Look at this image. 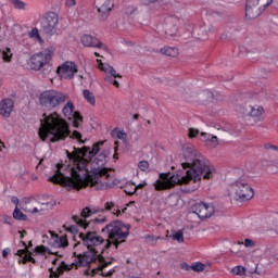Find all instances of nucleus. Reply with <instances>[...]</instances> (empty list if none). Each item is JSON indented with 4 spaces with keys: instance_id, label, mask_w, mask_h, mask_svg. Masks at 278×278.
<instances>
[{
    "instance_id": "1",
    "label": "nucleus",
    "mask_w": 278,
    "mask_h": 278,
    "mask_svg": "<svg viewBox=\"0 0 278 278\" xmlns=\"http://www.w3.org/2000/svg\"><path fill=\"white\" fill-rule=\"evenodd\" d=\"M103 144H105V141L101 140L93 143L92 149L84 147L83 149H78V152L71 153L66 151L68 163H58L54 175L48 181L58 184L70 191L81 190L86 186H91V188L99 190L101 186L108 184L110 173H112V169L103 167L108 164V155H110L108 150H103L94 157L101 151ZM92 157H94L93 164L98 167H93L90 170L88 166H90Z\"/></svg>"
},
{
    "instance_id": "2",
    "label": "nucleus",
    "mask_w": 278,
    "mask_h": 278,
    "mask_svg": "<svg viewBox=\"0 0 278 278\" xmlns=\"http://www.w3.org/2000/svg\"><path fill=\"white\" fill-rule=\"evenodd\" d=\"M185 162L181 163L182 168H190L184 174V172L178 170L175 174L172 173H161L159 179L153 184L154 190L156 192H162L164 190H172L175 186H184V184H190V181H197L201 179H212L214 177V166L210 165V161L205 160L199 151L192 146H188L184 149Z\"/></svg>"
},
{
    "instance_id": "3",
    "label": "nucleus",
    "mask_w": 278,
    "mask_h": 278,
    "mask_svg": "<svg viewBox=\"0 0 278 278\" xmlns=\"http://www.w3.org/2000/svg\"><path fill=\"white\" fill-rule=\"evenodd\" d=\"M43 121H41V127L39 129V137L41 140H47L50 136V142H60V140H66V138H72L73 140H77L78 142L84 143L81 140V135L79 131L74 130L71 135V129L68 128V123L62 118L58 112H54L47 116L43 113Z\"/></svg>"
},
{
    "instance_id": "4",
    "label": "nucleus",
    "mask_w": 278,
    "mask_h": 278,
    "mask_svg": "<svg viewBox=\"0 0 278 278\" xmlns=\"http://www.w3.org/2000/svg\"><path fill=\"white\" fill-rule=\"evenodd\" d=\"M74 257H76V264L72 263L68 265L66 264V262H61L58 267L50 268V278H58L60 277V275H63L64 270H73V268H77L78 266L86 267L92 264V262H94V260H97L98 257L101 264L100 269L102 277H112V275L116 273V269L114 268L110 269L109 271H105V268H108V266H111L114 260L105 261L103 256H97L90 252H84L83 254L74 252Z\"/></svg>"
},
{
    "instance_id": "5",
    "label": "nucleus",
    "mask_w": 278,
    "mask_h": 278,
    "mask_svg": "<svg viewBox=\"0 0 278 278\" xmlns=\"http://www.w3.org/2000/svg\"><path fill=\"white\" fill-rule=\"evenodd\" d=\"M93 214H99V210L90 208L88 206L83 208L80 212V215H74L72 217L76 225H72V226L67 227L66 231H68L70 233H78V236H79L81 232H79L78 227H80V229H85V231H87V229H90L91 225H103V223H108L106 216L96 217L94 219H90L88 222V218H90V216H92Z\"/></svg>"
},
{
    "instance_id": "6",
    "label": "nucleus",
    "mask_w": 278,
    "mask_h": 278,
    "mask_svg": "<svg viewBox=\"0 0 278 278\" xmlns=\"http://www.w3.org/2000/svg\"><path fill=\"white\" fill-rule=\"evenodd\" d=\"M131 226L125 225L121 220H116L108 224L104 228H102V233L108 235L106 247H114L118 249V245L123 244V242L127 241L129 238V230Z\"/></svg>"
},
{
    "instance_id": "7",
    "label": "nucleus",
    "mask_w": 278,
    "mask_h": 278,
    "mask_svg": "<svg viewBox=\"0 0 278 278\" xmlns=\"http://www.w3.org/2000/svg\"><path fill=\"white\" fill-rule=\"evenodd\" d=\"M78 236L84 247H86L92 255L101 257L105 252V249H110L108 241L96 230L87 229L86 232H80Z\"/></svg>"
},
{
    "instance_id": "8",
    "label": "nucleus",
    "mask_w": 278,
    "mask_h": 278,
    "mask_svg": "<svg viewBox=\"0 0 278 278\" xmlns=\"http://www.w3.org/2000/svg\"><path fill=\"white\" fill-rule=\"evenodd\" d=\"M66 99L68 94L54 89L45 90L38 97L39 105L43 110H55L62 103H66Z\"/></svg>"
},
{
    "instance_id": "9",
    "label": "nucleus",
    "mask_w": 278,
    "mask_h": 278,
    "mask_svg": "<svg viewBox=\"0 0 278 278\" xmlns=\"http://www.w3.org/2000/svg\"><path fill=\"white\" fill-rule=\"evenodd\" d=\"M51 60H53V50L45 49L41 52L33 54L27 61V66L30 71H42L45 66H49Z\"/></svg>"
},
{
    "instance_id": "10",
    "label": "nucleus",
    "mask_w": 278,
    "mask_h": 278,
    "mask_svg": "<svg viewBox=\"0 0 278 278\" xmlns=\"http://www.w3.org/2000/svg\"><path fill=\"white\" fill-rule=\"evenodd\" d=\"M232 191L240 201H251L255 195L253 188L244 178H239L232 184Z\"/></svg>"
},
{
    "instance_id": "11",
    "label": "nucleus",
    "mask_w": 278,
    "mask_h": 278,
    "mask_svg": "<svg viewBox=\"0 0 278 278\" xmlns=\"http://www.w3.org/2000/svg\"><path fill=\"white\" fill-rule=\"evenodd\" d=\"M60 22V16L55 12H49L41 20L40 26L41 31L47 36H53L58 31V23Z\"/></svg>"
},
{
    "instance_id": "12",
    "label": "nucleus",
    "mask_w": 278,
    "mask_h": 278,
    "mask_svg": "<svg viewBox=\"0 0 278 278\" xmlns=\"http://www.w3.org/2000/svg\"><path fill=\"white\" fill-rule=\"evenodd\" d=\"M192 214H195L200 220H205V218H212L216 210L213 204H207L205 202H199L191 206Z\"/></svg>"
},
{
    "instance_id": "13",
    "label": "nucleus",
    "mask_w": 278,
    "mask_h": 278,
    "mask_svg": "<svg viewBox=\"0 0 278 278\" xmlns=\"http://www.w3.org/2000/svg\"><path fill=\"white\" fill-rule=\"evenodd\" d=\"M63 115L65 118H68V121H72L73 127L76 129H79L80 123H84V117L79 112L75 111V104H73L72 101L67 102L62 110Z\"/></svg>"
},
{
    "instance_id": "14",
    "label": "nucleus",
    "mask_w": 278,
    "mask_h": 278,
    "mask_svg": "<svg viewBox=\"0 0 278 278\" xmlns=\"http://www.w3.org/2000/svg\"><path fill=\"white\" fill-rule=\"evenodd\" d=\"M77 72V64L73 61H66L56 68V74L62 79H73Z\"/></svg>"
},
{
    "instance_id": "15",
    "label": "nucleus",
    "mask_w": 278,
    "mask_h": 278,
    "mask_svg": "<svg viewBox=\"0 0 278 278\" xmlns=\"http://www.w3.org/2000/svg\"><path fill=\"white\" fill-rule=\"evenodd\" d=\"M97 63H98V68L100 71H102V73H104L105 77H104V81H108V84H114V81L116 80V78H122L123 76H121V74L116 73V70H114V67H112V65L108 64V63H103L101 61V59H97Z\"/></svg>"
},
{
    "instance_id": "16",
    "label": "nucleus",
    "mask_w": 278,
    "mask_h": 278,
    "mask_svg": "<svg viewBox=\"0 0 278 278\" xmlns=\"http://www.w3.org/2000/svg\"><path fill=\"white\" fill-rule=\"evenodd\" d=\"M49 244L52 245L54 249H66V247H68V237H66V235L60 236L53 231H49Z\"/></svg>"
},
{
    "instance_id": "17",
    "label": "nucleus",
    "mask_w": 278,
    "mask_h": 278,
    "mask_svg": "<svg viewBox=\"0 0 278 278\" xmlns=\"http://www.w3.org/2000/svg\"><path fill=\"white\" fill-rule=\"evenodd\" d=\"M250 125H255V123H261L264 121V108L260 105L249 106L248 112Z\"/></svg>"
},
{
    "instance_id": "18",
    "label": "nucleus",
    "mask_w": 278,
    "mask_h": 278,
    "mask_svg": "<svg viewBox=\"0 0 278 278\" xmlns=\"http://www.w3.org/2000/svg\"><path fill=\"white\" fill-rule=\"evenodd\" d=\"M22 244L24 249L17 250L15 254L18 257H22V260L18 261V264H27V262H30L31 264H36V258L31 256V252H29V248H27V243H25V241H22Z\"/></svg>"
},
{
    "instance_id": "19",
    "label": "nucleus",
    "mask_w": 278,
    "mask_h": 278,
    "mask_svg": "<svg viewBox=\"0 0 278 278\" xmlns=\"http://www.w3.org/2000/svg\"><path fill=\"white\" fill-rule=\"evenodd\" d=\"M81 45L84 47H93L96 49H105V45H103L99 39L92 37V35H83L80 38Z\"/></svg>"
},
{
    "instance_id": "20",
    "label": "nucleus",
    "mask_w": 278,
    "mask_h": 278,
    "mask_svg": "<svg viewBox=\"0 0 278 278\" xmlns=\"http://www.w3.org/2000/svg\"><path fill=\"white\" fill-rule=\"evenodd\" d=\"M12 110H14V101L12 99L7 98L0 101V114L4 118H10V114H12Z\"/></svg>"
},
{
    "instance_id": "21",
    "label": "nucleus",
    "mask_w": 278,
    "mask_h": 278,
    "mask_svg": "<svg viewBox=\"0 0 278 278\" xmlns=\"http://www.w3.org/2000/svg\"><path fill=\"white\" fill-rule=\"evenodd\" d=\"M134 203L136 202L130 201L124 208L121 210L114 204V202H106L104 204V210H106V212H112V214L115 216H121V214H125L127 212V207H129V205H134Z\"/></svg>"
},
{
    "instance_id": "22",
    "label": "nucleus",
    "mask_w": 278,
    "mask_h": 278,
    "mask_svg": "<svg viewBox=\"0 0 278 278\" xmlns=\"http://www.w3.org/2000/svg\"><path fill=\"white\" fill-rule=\"evenodd\" d=\"M260 14H261V12H260L258 7H253V5L245 4V16H247V18H249L251 21L253 18H257V16H260Z\"/></svg>"
},
{
    "instance_id": "23",
    "label": "nucleus",
    "mask_w": 278,
    "mask_h": 278,
    "mask_svg": "<svg viewBox=\"0 0 278 278\" xmlns=\"http://www.w3.org/2000/svg\"><path fill=\"white\" fill-rule=\"evenodd\" d=\"M161 53L168 58H177V55H179V50L175 47H164L161 49Z\"/></svg>"
},
{
    "instance_id": "24",
    "label": "nucleus",
    "mask_w": 278,
    "mask_h": 278,
    "mask_svg": "<svg viewBox=\"0 0 278 278\" xmlns=\"http://www.w3.org/2000/svg\"><path fill=\"white\" fill-rule=\"evenodd\" d=\"M83 97L90 105H97V99L94 98V93H92V91L85 89L83 91Z\"/></svg>"
},
{
    "instance_id": "25",
    "label": "nucleus",
    "mask_w": 278,
    "mask_h": 278,
    "mask_svg": "<svg viewBox=\"0 0 278 278\" xmlns=\"http://www.w3.org/2000/svg\"><path fill=\"white\" fill-rule=\"evenodd\" d=\"M34 203H36V201H28V202L22 207V210H23L24 212H27L28 214H38V212H39L38 207L34 206V207L31 208V205H33Z\"/></svg>"
},
{
    "instance_id": "26",
    "label": "nucleus",
    "mask_w": 278,
    "mask_h": 278,
    "mask_svg": "<svg viewBox=\"0 0 278 278\" xmlns=\"http://www.w3.org/2000/svg\"><path fill=\"white\" fill-rule=\"evenodd\" d=\"M112 9L108 8V4H102L99 9L98 12L99 14H101V18L102 21H105V18H108V16H110V11Z\"/></svg>"
},
{
    "instance_id": "27",
    "label": "nucleus",
    "mask_w": 278,
    "mask_h": 278,
    "mask_svg": "<svg viewBox=\"0 0 278 278\" xmlns=\"http://www.w3.org/2000/svg\"><path fill=\"white\" fill-rule=\"evenodd\" d=\"M230 273H231L232 275H237L238 277H243V275H247V268H244V266L238 265V266H235V267L230 270Z\"/></svg>"
},
{
    "instance_id": "28",
    "label": "nucleus",
    "mask_w": 278,
    "mask_h": 278,
    "mask_svg": "<svg viewBox=\"0 0 278 278\" xmlns=\"http://www.w3.org/2000/svg\"><path fill=\"white\" fill-rule=\"evenodd\" d=\"M13 218L15 220H27V215L23 214L18 206H16L13 211Z\"/></svg>"
},
{
    "instance_id": "29",
    "label": "nucleus",
    "mask_w": 278,
    "mask_h": 278,
    "mask_svg": "<svg viewBox=\"0 0 278 278\" xmlns=\"http://www.w3.org/2000/svg\"><path fill=\"white\" fill-rule=\"evenodd\" d=\"M129 186H130V188H132L131 191H128L126 188V189H124V192L126 194H128L129 197H131V195L136 194L137 190H142V188H144V186H147V184H139L138 186H135V185H129Z\"/></svg>"
},
{
    "instance_id": "30",
    "label": "nucleus",
    "mask_w": 278,
    "mask_h": 278,
    "mask_svg": "<svg viewBox=\"0 0 278 278\" xmlns=\"http://www.w3.org/2000/svg\"><path fill=\"white\" fill-rule=\"evenodd\" d=\"M29 38H33L34 40H38L42 42V37H40L39 30L35 27L28 33Z\"/></svg>"
},
{
    "instance_id": "31",
    "label": "nucleus",
    "mask_w": 278,
    "mask_h": 278,
    "mask_svg": "<svg viewBox=\"0 0 278 278\" xmlns=\"http://www.w3.org/2000/svg\"><path fill=\"white\" fill-rule=\"evenodd\" d=\"M2 59L4 62H12V49L5 48L2 51Z\"/></svg>"
},
{
    "instance_id": "32",
    "label": "nucleus",
    "mask_w": 278,
    "mask_h": 278,
    "mask_svg": "<svg viewBox=\"0 0 278 278\" xmlns=\"http://www.w3.org/2000/svg\"><path fill=\"white\" fill-rule=\"evenodd\" d=\"M112 136H116L118 140H127V132H125V130L114 129Z\"/></svg>"
},
{
    "instance_id": "33",
    "label": "nucleus",
    "mask_w": 278,
    "mask_h": 278,
    "mask_svg": "<svg viewBox=\"0 0 278 278\" xmlns=\"http://www.w3.org/2000/svg\"><path fill=\"white\" fill-rule=\"evenodd\" d=\"M191 270L194 273H203V270H205V265L203 263H193L191 265Z\"/></svg>"
},
{
    "instance_id": "34",
    "label": "nucleus",
    "mask_w": 278,
    "mask_h": 278,
    "mask_svg": "<svg viewBox=\"0 0 278 278\" xmlns=\"http://www.w3.org/2000/svg\"><path fill=\"white\" fill-rule=\"evenodd\" d=\"M12 4L16 10H25L26 5L25 2L22 0H12Z\"/></svg>"
},
{
    "instance_id": "35",
    "label": "nucleus",
    "mask_w": 278,
    "mask_h": 278,
    "mask_svg": "<svg viewBox=\"0 0 278 278\" xmlns=\"http://www.w3.org/2000/svg\"><path fill=\"white\" fill-rule=\"evenodd\" d=\"M165 34L166 36H175V34H177V25H173L172 28H170V25H167L165 29Z\"/></svg>"
},
{
    "instance_id": "36",
    "label": "nucleus",
    "mask_w": 278,
    "mask_h": 278,
    "mask_svg": "<svg viewBox=\"0 0 278 278\" xmlns=\"http://www.w3.org/2000/svg\"><path fill=\"white\" fill-rule=\"evenodd\" d=\"M207 147H212V149L218 147V137L213 136L211 139H208V142L206 143Z\"/></svg>"
},
{
    "instance_id": "37",
    "label": "nucleus",
    "mask_w": 278,
    "mask_h": 278,
    "mask_svg": "<svg viewBox=\"0 0 278 278\" xmlns=\"http://www.w3.org/2000/svg\"><path fill=\"white\" fill-rule=\"evenodd\" d=\"M173 240H177V242H184V232L178 230L173 235Z\"/></svg>"
},
{
    "instance_id": "38",
    "label": "nucleus",
    "mask_w": 278,
    "mask_h": 278,
    "mask_svg": "<svg viewBox=\"0 0 278 278\" xmlns=\"http://www.w3.org/2000/svg\"><path fill=\"white\" fill-rule=\"evenodd\" d=\"M212 135L207 134V132H201V140L202 142H205V144H207L210 142V140L212 139Z\"/></svg>"
},
{
    "instance_id": "39",
    "label": "nucleus",
    "mask_w": 278,
    "mask_h": 278,
    "mask_svg": "<svg viewBox=\"0 0 278 278\" xmlns=\"http://www.w3.org/2000/svg\"><path fill=\"white\" fill-rule=\"evenodd\" d=\"M138 168H140L143 173H144V170H149V162L140 161L138 163Z\"/></svg>"
},
{
    "instance_id": "40",
    "label": "nucleus",
    "mask_w": 278,
    "mask_h": 278,
    "mask_svg": "<svg viewBox=\"0 0 278 278\" xmlns=\"http://www.w3.org/2000/svg\"><path fill=\"white\" fill-rule=\"evenodd\" d=\"M263 148L265 151H278L277 146H273V143H265Z\"/></svg>"
},
{
    "instance_id": "41",
    "label": "nucleus",
    "mask_w": 278,
    "mask_h": 278,
    "mask_svg": "<svg viewBox=\"0 0 278 278\" xmlns=\"http://www.w3.org/2000/svg\"><path fill=\"white\" fill-rule=\"evenodd\" d=\"M197 136H199V129L190 128V129H189L188 137H189V138H197Z\"/></svg>"
},
{
    "instance_id": "42",
    "label": "nucleus",
    "mask_w": 278,
    "mask_h": 278,
    "mask_svg": "<svg viewBox=\"0 0 278 278\" xmlns=\"http://www.w3.org/2000/svg\"><path fill=\"white\" fill-rule=\"evenodd\" d=\"M244 247H247L248 249L251 247H255V241L251 240V239H244Z\"/></svg>"
},
{
    "instance_id": "43",
    "label": "nucleus",
    "mask_w": 278,
    "mask_h": 278,
    "mask_svg": "<svg viewBox=\"0 0 278 278\" xmlns=\"http://www.w3.org/2000/svg\"><path fill=\"white\" fill-rule=\"evenodd\" d=\"M247 5H252L253 8H257L260 5V0H248Z\"/></svg>"
},
{
    "instance_id": "44",
    "label": "nucleus",
    "mask_w": 278,
    "mask_h": 278,
    "mask_svg": "<svg viewBox=\"0 0 278 278\" xmlns=\"http://www.w3.org/2000/svg\"><path fill=\"white\" fill-rule=\"evenodd\" d=\"M65 5L67 8H75V5H77V1L76 0H65Z\"/></svg>"
},
{
    "instance_id": "45",
    "label": "nucleus",
    "mask_w": 278,
    "mask_h": 278,
    "mask_svg": "<svg viewBox=\"0 0 278 278\" xmlns=\"http://www.w3.org/2000/svg\"><path fill=\"white\" fill-rule=\"evenodd\" d=\"M10 253H11L10 248H5L4 250H2V257H3L4 260H7V258H8V255H10Z\"/></svg>"
},
{
    "instance_id": "46",
    "label": "nucleus",
    "mask_w": 278,
    "mask_h": 278,
    "mask_svg": "<svg viewBox=\"0 0 278 278\" xmlns=\"http://www.w3.org/2000/svg\"><path fill=\"white\" fill-rule=\"evenodd\" d=\"M159 0H141L143 5H151L152 3H157Z\"/></svg>"
},
{
    "instance_id": "47",
    "label": "nucleus",
    "mask_w": 278,
    "mask_h": 278,
    "mask_svg": "<svg viewBox=\"0 0 278 278\" xmlns=\"http://www.w3.org/2000/svg\"><path fill=\"white\" fill-rule=\"evenodd\" d=\"M148 240L151 242H157V240H162V237H155L153 235L148 236Z\"/></svg>"
},
{
    "instance_id": "48",
    "label": "nucleus",
    "mask_w": 278,
    "mask_h": 278,
    "mask_svg": "<svg viewBox=\"0 0 278 278\" xmlns=\"http://www.w3.org/2000/svg\"><path fill=\"white\" fill-rule=\"evenodd\" d=\"M181 268H182V270H192V265L190 266L187 263H182Z\"/></svg>"
},
{
    "instance_id": "49",
    "label": "nucleus",
    "mask_w": 278,
    "mask_h": 278,
    "mask_svg": "<svg viewBox=\"0 0 278 278\" xmlns=\"http://www.w3.org/2000/svg\"><path fill=\"white\" fill-rule=\"evenodd\" d=\"M11 201H12V203H14V205H16V207H18V198L17 197H12Z\"/></svg>"
},
{
    "instance_id": "50",
    "label": "nucleus",
    "mask_w": 278,
    "mask_h": 278,
    "mask_svg": "<svg viewBox=\"0 0 278 278\" xmlns=\"http://www.w3.org/2000/svg\"><path fill=\"white\" fill-rule=\"evenodd\" d=\"M169 23H179V18L178 17H169L168 20H167Z\"/></svg>"
},
{
    "instance_id": "51",
    "label": "nucleus",
    "mask_w": 278,
    "mask_h": 278,
    "mask_svg": "<svg viewBox=\"0 0 278 278\" xmlns=\"http://www.w3.org/2000/svg\"><path fill=\"white\" fill-rule=\"evenodd\" d=\"M42 251H45V248L41 245V247H36V252L37 253H42Z\"/></svg>"
},
{
    "instance_id": "52",
    "label": "nucleus",
    "mask_w": 278,
    "mask_h": 278,
    "mask_svg": "<svg viewBox=\"0 0 278 278\" xmlns=\"http://www.w3.org/2000/svg\"><path fill=\"white\" fill-rule=\"evenodd\" d=\"M273 0H267V2L264 4V10L268 8V5H271Z\"/></svg>"
},
{
    "instance_id": "53",
    "label": "nucleus",
    "mask_w": 278,
    "mask_h": 278,
    "mask_svg": "<svg viewBox=\"0 0 278 278\" xmlns=\"http://www.w3.org/2000/svg\"><path fill=\"white\" fill-rule=\"evenodd\" d=\"M112 86H115V88H121V84H118V80L113 81Z\"/></svg>"
},
{
    "instance_id": "54",
    "label": "nucleus",
    "mask_w": 278,
    "mask_h": 278,
    "mask_svg": "<svg viewBox=\"0 0 278 278\" xmlns=\"http://www.w3.org/2000/svg\"><path fill=\"white\" fill-rule=\"evenodd\" d=\"M117 149H118V148L115 147V153L113 154L114 160H118V153H116Z\"/></svg>"
},
{
    "instance_id": "55",
    "label": "nucleus",
    "mask_w": 278,
    "mask_h": 278,
    "mask_svg": "<svg viewBox=\"0 0 278 278\" xmlns=\"http://www.w3.org/2000/svg\"><path fill=\"white\" fill-rule=\"evenodd\" d=\"M20 233H21L20 238H21V240H23L25 238V235H23V233H27V231L23 230V231H20Z\"/></svg>"
},
{
    "instance_id": "56",
    "label": "nucleus",
    "mask_w": 278,
    "mask_h": 278,
    "mask_svg": "<svg viewBox=\"0 0 278 278\" xmlns=\"http://www.w3.org/2000/svg\"><path fill=\"white\" fill-rule=\"evenodd\" d=\"M3 149H5V143H3V141L0 140V151H2Z\"/></svg>"
},
{
    "instance_id": "57",
    "label": "nucleus",
    "mask_w": 278,
    "mask_h": 278,
    "mask_svg": "<svg viewBox=\"0 0 278 278\" xmlns=\"http://www.w3.org/2000/svg\"><path fill=\"white\" fill-rule=\"evenodd\" d=\"M10 220H12V218L7 217V218L4 219V224H5V225H10Z\"/></svg>"
},
{
    "instance_id": "58",
    "label": "nucleus",
    "mask_w": 278,
    "mask_h": 278,
    "mask_svg": "<svg viewBox=\"0 0 278 278\" xmlns=\"http://www.w3.org/2000/svg\"><path fill=\"white\" fill-rule=\"evenodd\" d=\"M49 207H53V203H46V210H49Z\"/></svg>"
},
{
    "instance_id": "59",
    "label": "nucleus",
    "mask_w": 278,
    "mask_h": 278,
    "mask_svg": "<svg viewBox=\"0 0 278 278\" xmlns=\"http://www.w3.org/2000/svg\"><path fill=\"white\" fill-rule=\"evenodd\" d=\"M52 264H53V266H55V264H58V258L53 260Z\"/></svg>"
},
{
    "instance_id": "60",
    "label": "nucleus",
    "mask_w": 278,
    "mask_h": 278,
    "mask_svg": "<svg viewBox=\"0 0 278 278\" xmlns=\"http://www.w3.org/2000/svg\"><path fill=\"white\" fill-rule=\"evenodd\" d=\"M81 243L80 242H77L75 245H74V249H77V247H79Z\"/></svg>"
},
{
    "instance_id": "61",
    "label": "nucleus",
    "mask_w": 278,
    "mask_h": 278,
    "mask_svg": "<svg viewBox=\"0 0 278 278\" xmlns=\"http://www.w3.org/2000/svg\"><path fill=\"white\" fill-rule=\"evenodd\" d=\"M125 190H127L128 192H131V189H129V186H126Z\"/></svg>"
},
{
    "instance_id": "62",
    "label": "nucleus",
    "mask_w": 278,
    "mask_h": 278,
    "mask_svg": "<svg viewBox=\"0 0 278 278\" xmlns=\"http://www.w3.org/2000/svg\"><path fill=\"white\" fill-rule=\"evenodd\" d=\"M138 117H139L138 114H135V115H134L135 121H138Z\"/></svg>"
},
{
    "instance_id": "63",
    "label": "nucleus",
    "mask_w": 278,
    "mask_h": 278,
    "mask_svg": "<svg viewBox=\"0 0 278 278\" xmlns=\"http://www.w3.org/2000/svg\"><path fill=\"white\" fill-rule=\"evenodd\" d=\"M96 58H101V54H99L98 52H94Z\"/></svg>"
},
{
    "instance_id": "64",
    "label": "nucleus",
    "mask_w": 278,
    "mask_h": 278,
    "mask_svg": "<svg viewBox=\"0 0 278 278\" xmlns=\"http://www.w3.org/2000/svg\"><path fill=\"white\" fill-rule=\"evenodd\" d=\"M3 86V79L0 78V88Z\"/></svg>"
}]
</instances>
